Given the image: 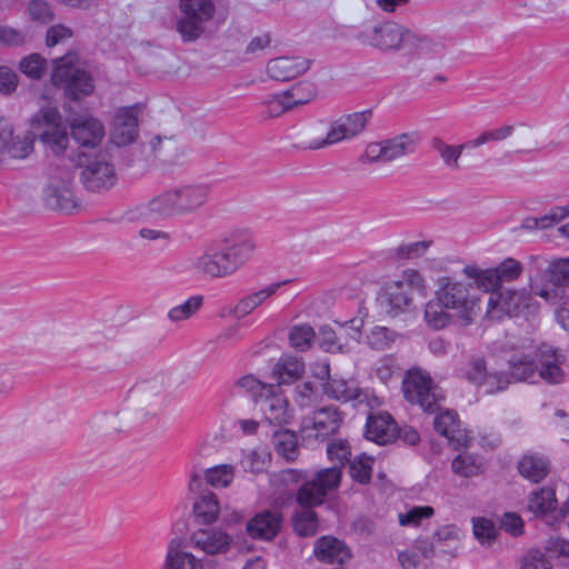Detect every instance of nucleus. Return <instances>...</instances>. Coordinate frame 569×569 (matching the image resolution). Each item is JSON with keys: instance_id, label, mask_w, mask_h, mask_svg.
I'll list each match as a JSON object with an SVG mask.
<instances>
[{"instance_id": "f3484780", "label": "nucleus", "mask_w": 569, "mask_h": 569, "mask_svg": "<svg viewBox=\"0 0 569 569\" xmlns=\"http://www.w3.org/2000/svg\"><path fill=\"white\" fill-rule=\"evenodd\" d=\"M466 378L477 387L485 388V392L492 395L508 389V378L502 371H489L486 361L481 358L472 359L466 371Z\"/></svg>"}, {"instance_id": "bf43d9fd", "label": "nucleus", "mask_w": 569, "mask_h": 569, "mask_svg": "<svg viewBox=\"0 0 569 569\" xmlns=\"http://www.w3.org/2000/svg\"><path fill=\"white\" fill-rule=\"evenodd\" d=\"M433 512V508L430 506L413 507L405 513H399V523L403 527H418L422 519L430 518Z\"/></svg>"}, {"instance_id": "7c9ffc66", "label": "nucleus", "mask_w": 569, "mask_h": 569, "mask_svg": "<svg viewBox=\"0 0 569 569\" xmlns=\"http://www.w3.org/2000/svg\"><path fill=\"white\" fill-rule=\"evenodd\" d=\"M183 541L174 538L168 546L164 569H202L201 559L183 550Z\"/></svg>"}, {"instance_id": "0eeeda50", "label": "nucleus", "mask_w": 569, "mask_h": 569, "mask_svg": "<svg viewBox=\"0 0 569 569\" xmlns=\"http://www.w3.org/2000/svg\"><path fill=\"white\" fill-rule=\"evenodd\" d=\"M34 138L38 137L41 143L53 154H62L69 143L67 126L57 108H41L32 117Z\"/></svg>"}, {"instance_id": "c85d7f7f", "label": "nucleus", "mask_w": 569, "mask_h": 569, "mask_svg": "<svg viewBox=\"0 0 569 569\" xmlns=\"http://www.w3.org/2000/svg\"><path fill=\"white\" fill-rule=\"evenodd\" d=\"M366 437L377 443H388L397 439V423L389 413L368 417Z\"/></svg>"}, {"instance_id": "f8f14e48", "label": "nucleus", "mask_w": 569, "mask_h": 569, "mask_svg": "<svg viewBox=\"0 0 569 569\" xmlns=\"http://www.w3.org/2000/svg\"><path fill=\"white\" fill-rule=\"evenodd\" d=\"M43 201L48 208L68 213L78 207L73 176L69 170L56 169L50 173L43 188Z\"/></svg>"}, {"instance_id": "864d4df0", "label": "nucleus", "mask_w": 569, "mask_h": 569, "mask_svg": "<svg viewBox=\"0 0 569 569\" xmlns=\"http://www.w3.org/2000/svg\"><path fill=\"white\" fill-rule=\"evenodd\" d=\"M269 458V453L263 450H248L243 451L240 465L246 472L258 475L264 470Z\"/></svg>"}, {"instance_id": "ea45409f", "label": "nucleus", "mask_w": 569, "mask_h": 569, "mask_svg": "<svg viewBox=\"0 0 569 569\" xmlns=\"http://www.w3.org/2000/svg\"><path fill=\"white\" fill-rule=\"evenodd\" d=\"M535 358L538 370H547L557 366H563L566 362L565 352L549 343H541L535 349Z\"/></svg>"}, {"instance_id": "8fccbe9b", "label": "nucleus", "mask_w": 569, "mask_h": 569, "mask_svg": "<svg viewBox=\"0 0 569 569\" xmlns=\"http://www.w3.org/2000/svg\"><path fill=\"white\" fill-rule=\"evenodd\" d=\"M327 456L330 461L335 462L333 467L342 468L350 462L351 447L346 439H332L327 445Z\"/></svg>"}, {"instance_id": "603ef678", "label": "nucleus", "mask_w": 569, "mask_h": 569, "mask_svg": "<svg viewBox=\"0 0 569 569\" xmlns=\"http://www.w3.org/2000/svg\"><path fill=\"white\" fill-rule=\"evenodd\" d=\"M460 533L457 527L445 526L435 532L433 540L436 545L449 548V550L442 548V552H450L451 556H456L459 549Z\"/></svg>"}, {"instance_id": "5701e85b", "label": "nucleus", "mask_w": 569, "mask_h": 569, "mask_svg": "<svg viewBox=\"0 0 569 569\" xmlns=\"http://www.w3.org/2000/svg\"><path fill=\"white\" fill-rule=\"evenodd\" d=\"M260 410L269 425L284 426L292 419V410L287 398L280 392L279 386L259 399Z\"/></svg>"}, {"instance_id": "0e129e2a", "label": "nucleus", "mask_w": 569, "mask_h": 569, "mask_svg": "<svg viewBox=\"0 0 569 569\" xmlns=\"http://www.w3.org/2000/svg\"><path fill=\"white\" fill-rule=\"evenodd\" d=\"M362 163H387L385 140L371 142L367 146L365 153L361 157Z\"/></svg>"}, {"instance_id": "2f4dec72", "label": "nucleus", "mask_w": 569, "mask_h": 569, "mask_svg": "<svg viewBox=\"0 0 569 569\" xmlns=\"http://www.w3.org/2000/svg\"><path fill=\"white\" fill-rule=\"evenodd\" d=\"M418 143L419 136L417 132H403L385 139L387 162H392L415 153Z\"/></svg>"}, {"instance_id": "13d9d810", "label": "nucleus", "mask_w": 569, "mask_h": 569, "mask_svg": "<svg viewBox=\"0 0 569 569\" xmlns=\"http://www.w3.org/2000/svg\"><path fill=\"white\" fill-rule=\"evenodd\" d=\"M317 341L319 347L327 352H342L343 345L339 337L329 326H322L319 330Z\"/></svg>"}, {"instance_id": "72a5a7b5", "label": "nucleus", "mask_w": 569, "mask_h": 569, "mask_svg": "<svg viewBox=\"0 0 569 569\" xmlns=\"http://www.w3.org/2000/svg\"><path fill=\"white\" fill-rule=\"evenodd\" d=\"M450 309L439 300L438 296L429 300L425 306L423 318L428 327L433 330H441L450 326L453 321V315Z\"/></svg>"}, {"instance_id": "3c124183", "label": "nucleus", "mask_w": 569, "mask_h": 569, "mask_svg": "<svg viewBox=\"0 0 569 569\" xmlns=\"http://www.w3.org/2000/svg\"><path fill=\"white\" fill-rule=\"evenodd\" d=\"M19 70L32 80H40L47 70V60L39 53L28 54L20 60Z\"/></svg>"}, {"instance_id": "393cba45", "label": "nucleus", "mask_w": 569, "mask_h": 569, "mask_svg": "<svg viewBox=\"0 0 569 569\" xmlns=\"http://www.w3.org/2000/svg\"><path fill=\"white\" fill-rule=\"evenodd\" d=\"M435 430L446 437L451 446L456 449L467 448L471 438L460 429L458 415L453 410H445L437 415L433 420Z\"/></svg>"}, {"instance_id": "7ed1b4c3", "label": "nucleus", "mask_w": 569, "mask_h": 569, "mask_svg": "<svg viewBox=\"0 0 569 569\" xmlns=\"http://www.w3.org/2000/svg\"><path fill=\"white\" fill-rule=\"evenodd\" d=\"M435 295L463 326H469L480 311V298L470 282L442 276L437 280Z\"/></svg>"}, {"instance_id": "473e14b6", "label": "nucleus", "mask_w": 569, "mask_h": 569, "mask_svg": "<svg viewBox=\"0 0 569 569\" xmlns=\"http://www.w3.org/2000/svg\"><path fill=\"white\" fill-rule=\"evenodd\" d=\"M290 280L279 281L241 298L234 307V315L243 318L250 315L256 308L261 306L269 297L273 296L282 286Z\"/></svg>"}, {"instance_id": "4c0bfd02", "label": "nucleus", "mask_w": 569, "mask_h": 569, "mask_svg": "<svg viewBox=\"0 0 569 569\" xmlns=\"http://www.w3.org/2000/svg\"><path fill=\"white\" fill-rule=\"evenodd\" d=\"M273 446L276 452L288 462L295 461L299 455L298 438L289 429H280L273 433Z\"/></svg>"}, {"instance_id": "39448f33", "label": "nucleus", "mask_w": 569, "mask_h": 569, "mask_svg": "<svg viewBox=\"0 0 569 569\" xmlns=\"http://www.w3.org/2000/svg\"><path fill=\"white\" fill-rule=\"evenodd\" d=\"M426 281L423 277L413 269L403 271L401 278L386 284L382 295V303L391 317H397L407 311L413 301V293L426 295Z\"/></svg>"}, {"instance_id": "4be33fe9", "label": "nucleus", "mask_w": 569, "mask_h": 569, "mask_svg": "<svg viewBox=\"0 0 569 569\" xmlns=\"http://www.w3.org/2000/svg\"><path fill=\"white\" fill-rule=\"evenodd\" d=\"M191 546L206 555H221L230 550L233 538L220 529H199L190 537Z\"/></svg>"}, {"instance_id": "e433bc0d", "label": "nucleus", "mask_w": 569, "mask_h": 569, "mask_svg": "<svg viewBox=\"0 0 569 569\" xmlns=\"http://www.w3.org/2000/svg\"><path fill=\"white\" fill-rule=\"evenodd\" d=\"M557 499L555 490L550 487H543L530 493L527 509L533 516H546L556 509Z\"/></svg>"}, {"instance_id": "680f3d73", "label": "nucleus", "mask_w": 569, "mask_h": 569, "mask_svg": "<svg viewBox=\"0 0 569 569\" xmlns=\"http://www.w3.org/2000/svg\"><path fill=\"white\" fill-rule=\"evenodd\" d=\"M396 333L387 327H375L368 336L369 345L377 350H385L395 341Z\"/></svg>"}, {"instance_id": "bb28decb", "label": "nucleus", "mask_w": 569, "mask_h": 569, "mask_svg": "<svg viewBox=\"0 0 569 569\" xmlns=\"http://www.w3.org/2000/svg\"><path fill=\"white\" fill-rule=\"evenodd\" d=\"M138 136V119L134 108H123L116 114L111 140L118 147L132 143Z\"/></svg>"}, {"instance_id": "de8ad7c7", "label": "nucleus", "mask_w": 569, "mask_h": 569, "mask_svg": "<svg viewBox=\"0 0 569 569\" xmlns=\"http://www.w3.org/2000/svg\"><path fill=\"white\" fill-rule=\"evenodd\" d=\"M203 297L192 296L183 303L172 307L168 311V319L172 322H180L190 319L202 307Z\"/></svg>"}, {"instance_id": "6e6d98bb", "label": "nucleus", "mask_w": 569, "mask_h": 569, "mask_svg": "<svg viewBox=\"0 0 569 569\" xmlns=\"http://www.w3.org/2000/svg\"><path fill=\"white\" fill-rule=\"evenodd\" d=\"M291 108L310 102L316 97V87L311 82H299L284 91Z\"/></svg>"}, {"instance_id": "ddd939ff", "label": "nucleus", "mask_w": 569, "mask_h": 569, "mask_svg": "<svg viewBox=\"0 0 569 569\" xmlns=\"http://www.w3.org/2000/svg\"><path fill=\"white\" fill-rule=\"evenodd\" d=\"M357 39L380 50H400L413 43L415 36L397 23L385 22L360 31Z\"/></svg>"}, {"instance_id": "412c9836", "label": "nucleus", "mask_w": 569, "mask_h": 569, "mask_svg": "<svg viewBox=\"0 0 569 569\" xmlns=\"http://www.w3.org/2000/svg\"><path fill=\"white\" fill-rule=\"evenodd\" d=\"M34 134H14L7 121L0 119V151L8 153L13 159H24L33 150Z\"/></svg>"}, {"instance_id": "dca6fc26", "label": "nucleus", "mask_w": 569, "mask_h": 569, "mask_svg": "<svg viewBox=\"0 0 569 569\" xmlns=\"http://www.w3.org/2000/svg\"><path fill=\"white\" fill-rule=\"evenodd\" d=\"M543 278L545 284H539L536 280L531 282V291L546 301L555 303L562 292L561 287L569 284V258L550 262Z\"/></svg>"}, {"instance_id": "c756f323", "label": "nucleus", "mask_w": 569, "mask_h": 569, "mask_svg": "<svg viewBox=\"0 0 569 569\" xmlns=\"http://www.w3.org/2000/svg\"><path fill=\"white\" fill-rule=\"evenodd\" d=\"M529 296L526 291L503 290L497 298L490 297L488 301V312L499 308L509 317H516L522 308L528 307Z\"/></svg>"}, {"instance_id": "37998d69", "label": "nucleus", "mask_w": 569, "mask_h": 569, "mask_svg": "<svg viewBox=\"0 0 569 569\" xmlns=\"http://www.w3.org/2000/svg\"><path fill=\"white\" fill-rule=\"evenodd\" d=\"M237 392L249 393L256 402H259L267 392H272L277 389L274 385H264L252 375H247L239 378L233 386Z\"/></svg>"}, {"instance_id": "aec40b11", "label": "nucleus", "mask_w": 569, "mask_h": 569, "mask_svg": "<svg viewBox=\"0 0 569 569\" xmlns=\"http://www.w3.org/2000/svg\"><path fill=\"white\" fill-rule=\"evenodd\" d=\"M70 134L79 147L93 149L102 141L104 128L93 117H77L70 124Z\"/></svg>"}, {"instance_id": "1a4fd4ad", "label": "nucleus", "mask_w": 569, "mask_h": 569, "mask_svg": "<svg viewBox=\"0 0 569 569\" xmlns=\"http://www.w3.org/2000/svg\"><path fill=\"white\" fill-rule=\"evenodd\" d=\"M181 16L176 29L183 42H193L206 31V26L216 13L212 0H179Z\"/></svg>"}, {"instance_id": "f257e3e1", "label": "nucleus", "mask_w": 569, "mask_h": 569, "mask_svg": "<svg viewBox=\"0 0 569 569\" xmlns=\"http://www.w3.org/2000/svg\"><path fill=\"white\" fill-rule=\"evenodd\" d=\"M256 241L248 230H233L218 246H208L191 263V270L203 278L223 279L234 274L252 258Z\"/></svg>"}, {"instance_id": "a211bd4d", "label": "nucleus", "mask_w": 569, "mask_h": 569, "mask_svg": "<svg viewBox=\"0 0 569 569\" xmlns=\"http://www.w3.org/2000/svg\"><path fill=\"white\" fill-rule=\"evenodd\" d=\"M140 410L144 415L153 416L162 410L166 403V379L162 376L153 377L136 386Z\"/></svg>"}, {"instance_id": "6ab92c4d", "label": "nucleus", "mask_w": 569, "mask_h": 569, "mask_svg": "<svg viewBox=\"0 0 569 569\" xmlns=\"http://www.w3.org/2000/svg\"><path fill=\"white\" fill-rule=\"evenodd\" d=\"M282 512L278 509H267L256 513L247 522V532L252 539L272 540L281 530Z\"/></svg>"}, {"instance_id": "69168bd1", "label": "nucleus", "mask_w": 569, "mask_h": 569, "mask_svg": "<svg viewBox=\"0 0 569 569\" xmlns=\"http://www.w3.org/2000/svg\"><path fill=\"white\" fill-rule=\"evenodd\" d=\"M521 569H552V566L543 552L530 550L523 558Z\"/></svg>"}, {"instance_id": "a878e982", "label": "nucleus", "mask_w": 569, "mask_h": 569, "mask_svg": "<svg viewBox=\"0 0 569 569\" xmlns=\"http://www.w3.org/2000/svg\"><path fill=\"white\" fill-rule=\"evenodd\" d=\"M509 370L502 371L508 378V387L516 382H537L538 365L536 362L535 352L515 353L508 360Z\"/></svg>"}, {"instance_id": "9b49d317", "label": "nucleus", "mask_w": 569, "mask_h": 569, "mask_svg": "<svg viewBox=\"0 0 569 569\" xmlns=\"http://www.w3.org/2000/svg\"><path fill=\"white\" fill-rule=\"evenodd\" d=\"M463 273L475 280L479 289L486 292H495L503 282L518 279L522 272V264L513 258H507L495 268L480 269L477 266H466Z\"/></svg>"}, {"instance_id": "cd10ccee", "label": "nucleus", "mask_w": 569, "mask_h": 569, "mask_svg": "<svg viewBox=\"0 0 569 569\" xmlns=\"http://www.w3.org/2000/svg\"><path fill=\"white\" fill-rule=\"evenodd\" d=\"M313 552L318 560L328 563L343 565L351 558L349 548L341 540L331 536L317 539Z\"/></svg>"}, {"instance_id": "49530a36", "label": "nucleus", "mask_w": 569, "mask_h": 569, "mask_svg": "<svg viewBox=\"0 0 569 569\" xmlns=\"http://www.w3.org/2000/svg\"><path fill=\"white\" fill-rule=\"evenodd\" d=\"M373 459L365 453L356 457L349 462V473L353 481L360 485H368L372 477Z\"/></svg>"}, {"instance_id": "e2e57ef3", "label": "nucleus", "mask_w": 569, "mask_h": 569, "mask_svg": "<svg viewBox=\"0 0 569 569\" xmlns=\"http://www.w3.org/2000/svg\"><path fill=\"white\" fill-rule=\"evenodd\" d=\"M28 11L33 21L42 24L51 22L54 18L49 3L44 0H31Z\"/></svg>"}, {"instance_id": "a18cd8bd", "label": "nucleus", "mask_w": 569, "mask_h": 569, "mask_svg": "<svg viewBox=\"0 0 569 569\" xmlns=\"http://www.w3.org/2000/svg\"><path fill=\"white\" fill-rule=\"evenodd\" d=\"M431 148L440 156L443 163L451 168V169H458L459 168V158L462 154V151L465 148L461 144L458 146H450L446 143L441 138L435 137L430 141Z\"/></svg>"}, {"instance_id": "2eb2a0df", "label": "nucleus", "mask_w": 569, "mask_h": 569, "mask_svg": "<svg viewBox=\"0 0 569 569\" xmlns=\"http://www.w3.org/2000/svg\"><path fill=\"white\" fill-rule=\"evenodd\" d=\"M341 423L342 417L338 408L328 406L306 416L301 421V430L307 438L325 441L338 432Z\"/></svg>"}, {"instance_id": "4d7b16f0", "label": "nucleus", "mask_w": 569, "mask_h": 569, "mask_svg": "<svg viewBox=\"0 0 569 569\" xmlns=\"http://www.w3.org/2000/svg\"><path fill=\"white\" fill-rule=\"evenodd\" d=\"M315 338V330L309 325L295 326L289 333L290 345L299 351L308 350Z\"/></svg>"}, {"instance_id": "6e6552de", "label": "nucleus", "mask_w": 569, "mask_h": 569, "mask_svg": "<svg viewBox=\"0 0 569 569\" xmlns=\"http://www.w3.org/2000/svg\"><path fill=\"white\" fill-rule=\"evenodd\" d=\"M342 479L339 467H328L306 479L297 491L296 500L303 508H313L322 505L329 497L336 493Z\"/></svg>"}, {"instance_id": "a19ab883", "label": "nucleus", "mask_w": 569, "mask_h": 569, "mask_svg": "<svg viewBox=\"0 0 569 569\" xmlns=\"http://www.w3.org/2000/svg\"><path fill=\"white\" fill-rule=\"evenodd\" d=\"M278 385H290L297 381L305 372V363L295 357L283 358L276 368Z\"/></svg>"}, {"instance_id": "4468645a", "label": "nucleus", "mask_w": 569, "mask_h": 569, "mask_svg": "<svg viewBox=\"0 0 569 569\" xmlns=\"http://www.w3.org/2000/svg\"><path fill=\"white\" fill-rule=\"evenodd\" d=\"M371 116V110H365L340 117L331 123L325 139L311 141L308 148L316 150L358 136L365 130Z\"/></svg>"}, {"instance_id": "f704fd0d", "label": "nucleus", "mask_w": 569, "mask_h": 569, "mask_svg": "<svg viewBox=\"0 0 569 569\" xmlns=\"http://www.w3.org/2000/svg\"><path fill=\"white\" fill-rule=\"evenodd\" d=\"M549 470L548 461L540 456L525 455L518 462L519 473L531 482H540Z\"/></svg>"}, {"instance_id": "f03ea898", "label": "nucleus", "mask_w": 569, "mask_h": 569, "mask_svg": "<svg viewBox=\"0 0 569 569\" xmlns=\"http://www.w3.org/2000/svg\"><path fill=\"white\" fill-rule=\"evenodd\" d=\"M209 192L210 188L203 183L177 186L152 198L148 211L157 218L194 213L207 203Z\"/></svg>"}, {"instance_id": "338daca9", "label": "nucleus", "mask_w": 569, "mask_h": 569, "mask_svg": "<svg viewBox=\"0 0 569 569\" xmlns=\"http://www.w3.org/2000/svg\"><path fill=\"white\" fill-rule=\"evenodd\" d=\"M430 242L417 241L407 244H401L397 248V256L402 259H413L423 254L429 248Z\"/></svg>"}, {"instance_id": "052dcab7", "label": "nucleus", "mask_w": 569, "mask_h": 569, "mask_svg": "<svg viewBox=\"0 0 569 569\" xmlns=\"http://www.w3.org/2000/svg\"><path fill=\"white\" fill-rule=\"evenodd\" d=\"M318 390L312 382H303L296 387L295 401L300 408H310L319 400Z\"/></svg>"}, {"instance_id": "58836bf2", "label": "nucleus", "mask_w": 569, "mask_h": 569, "mask_svg": "<svg viewBox=\"0 0 569 569\" xmlns=\"http://www.w3.org/2000/svg\"><path fill=\"white\" fill-rule=\"evenodd\" d=\"M451 469L459 477L470 478L481 475L485 471V465L480 457L463 452L452 460Z\"/></svg>"}, {"instance_id": "c9c22d12", "label": "nucleus", "mask_w": 569, "mask_h": 569, "mask_svg": "<svg viewBox=\"0 0 569 569\" xmlns=\"http://www.w3.org/2000/svg\"><path fill=\"white\" fill-rule=\"evenodd\" d=\"M220 511V506L217 496L207 491L200 495V497L193 503L194 518L204 525L212 523L217 520Z\"/></svg>"}, {"instance_id": "20e7f679", "label": "nucleus", "mask_w": 569, "mask_h": 569, "mask_svg": "<svg viewBox=\"0 0 569 569\" xmlns=\"http://www.w3.org/2000/svg\"><path fill=\"white\" fill-rule=\"evenodd\" d=\"M78 54L73 51L52 60L51 82L54 87L64 90L71 100H80L89 96L93 89V80L90 73L80 69Z\"/></svg>"}, {"instance_id": "423d86ee", "label": "nucleus", "mask_w": 569, "mask_h": 569, "mask_svg": "<svg viewBox=\"0 0 569 569\" xmlns=\"http://www.w3.org/2000/svg\"><path fill=\"white\" fill-rule=\"evenodd\" d=\"M405 399L419 406L425 412L435 413L440 409L445 395L430 375L421 369H409L402 380Z\"/></svg>"}, {"instance_id": "5fc2aeb1", "label": "nucleus", "mask_w": 569, "mask_h": 569, "mask_svg": "<svg viewBox=\"0 0 569 569\" xmlns=\"http://www.w3.org/2000/svg\"><path fill=\"white\" fill-rule=\"evenodd\" d=\"M262 113L268 118L279 117L292 109L284 91L271 94L261 102Z\"/></svg>"}, {"instance_id": "b1692460", "label": "nucleus", "mask_w": 569, "mask_h": 569, "mask_svg": "<svg viewBox=\"0 0 569 569\" xmlns=\"http://www.w3.org/2000/svg\"><path fill=\"white\" fill-rule=\"evenodd\" d=\"M310 60L302 57L282 56L270 59L266 71L272 80L289 81L305 73L310 68Z\"/></svg>"}, {"instance_id": "9d476101", "label": "nucleus", "mask_w": 569, "mask_h": 569, "mask_svg": "<svg viewBox=\"0 0 569 569\" xmlns=\"http://www.w3.org/2000/svg\"><path fill=\"white\" fill-rule=\"evenodd\" d=\"M77 164L82 168L80 181L86 190L90 192H103L111 189L117 181L114 166L107 159V154L94 156L80 153Z\"/></svg>"}, {"instance_id": "774afa93", "label": "nucleus", "mask_w": 569, "mask_h": 569, "mask_svg": "<svg viewBox=\"0 0 569 569\" xmlns=\"http://www.w3.org/2000/svg\"><path fill=\"white\" fill-rule=\"evenodd\" d=\"M18 87V76L9 67H0V92L11 94Z\"/></svg>"}, {"instance_id": "c03bdc74", "label": "nucleus", "mask_w": 569, "mask_h": 569, "mask_svg": "<svg viewBox=\"0 0 569 569\" xmlns=\"http://www.w3.org/2000/svg\"><path fill=\"white\" fill-rule=\"evenodd\" d=\"M295 532L300 537H311L318 532V517L311 508H305L295 513L292 518Z\"/></svg>"}, {"instance_id": "09e8293b", "label": "nucleus", "mask_w": 569, "mask_h": 569, "mask_svg": "<svg viewBox=\"0 0 569 569\" xmlns=\"http://www.w3.org/2000/svg\"><path fill=\"white\" fill-rule=\"evenodd\" d=\"M234 478V467L231 465H218L204 470V479L214 488L228 487Z\"/></svg>"}, {"instance_id": "79ce46f5", "label": "nucleus", "mask_w": 569, "mask_h": 569, "mask_svg": "<svg viewBox=\"0 0 569 569\" xmlns=\"http://www.w3.org/2000/svg\"><path fill=\"white\" fill-rule=\"evenodd\" d=\"M323 392L338 401H350L360 397V390L353 385L342 379H331L323 385Z\"/></svg>"}]
</instances>
